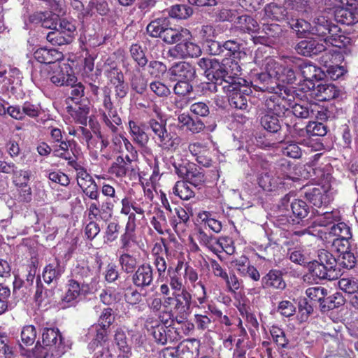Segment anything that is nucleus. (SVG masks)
I'll return each instance as SVG.
<instances>
[{
    "instance_id": "1",
    "label": "nucleus",
    "mask_w": 358,
    "mask_h": 358,
    "mask_svg": "<svg viewBox=\"0 0 358 358\" xmlns=\"http://www.w3.org/2000/svg\"><path fill=\"white\" fill-rule=\"evenodd\" d=\"M336 260L331 253L325 250H320L317 259L309 261L308 267L313 277L320 280H333L338 278L339 271L336 270Z\"/></svg>"
},
{
    "instance_id": "2",
    "label": "nucleus",
    "mask_w": 358,
    "mask_h": 358,
    "mask_svg": "<svg viewBox=\"0 0 358 358\" xmlns=\"http://www.w3.org/2000/svg\"><path fill=\"white\" fill-rule=\"evenodd\" d=\"M279 96L271 95L266 101L267 113L261 118V124L266 131L277 133L281 128L278 117L284 113L285 107Z\"/></svg>"
},
{
    "instance_id": "3",
    "label": "nucleus",
    "mask_w": 358,
    "mask_h": 358,
    "mask_svg": "<svg viewBox=\"0 0 358 358\" xmlns=\"http://www.w3.org/2000/svg\"><path fill=\"white\" fill-rule=\"evenodd\" d=\"M220 68L219 76L217 80L222 85V90H229L234 85L239 86L242 83H246L245 80L239 77L241 68L238 62L231 59H223Z\"/></svg>"
},
{
    "instance_id": "4",
    "label": "nucleus",
    "mask_w": 358,
    "mask_h": 358,
    "mask_svg": "<svg viewBox=\"0 0 358 358\" xmlns=\"http://www.w3.org/2000/svg\"><path fill=\"white\" fill-rule=\"evenodd\" d=\"M339 31L338 27L333 24L329 18L322 13H318L313 18L311 24L310 34L322 37L320 41L326 45L331 44L337 46L334 43V36Z\"/></svg>"
},
{
    "instance_id": "5",
    "label": "nucleus",
    "mask_w": 358,
    "mask_h": 358,
    "mask_svg": "<svg viewBox=\"0 0 358 358\" xmlns=\"http://www.w3.org/2000/svg\"><path fill=\"white\" fill-rule=\"evenodd\" d=\"M292 166L287 160H282L281 162L275 167L274 176L268 173L259 178V185L265 189L271 190L282 184V180L285 178L294 179L292 176Z\"/></svg>"
},
{
    "instance_id": "6",
    "label": "nucleus",
    "mask_w": 358,
    "mask_h": 358,
    "mask_svg": "<svg viewBox=\"0 0 358 358\" xmlns=\"http://www.w3.org/2000/svg\"><path fill=\"white\" fill-rule=\"evenodd\" d=\"M252 85L256 90L272 93L280 99H285L282 91L287 94V89L276 80H273L265 71L257 73L252 81Z\"/></svg>"
},
{
    "instance_id": "7",
    "label": "nucleus",
    "mask_w": 358,
    "mask_h": 358,
    "mask_svg": "<svg viewBox=\"0 0 358 358\" xmlns=\"http://www.w3.org/2000/svg\"><path fill=\"white\" fill-rule=\"evenodd\" d=\"M194 303L193 296L187 289H182L176 294V304L173 311L176 314L175 320L179 324L182 323L192 312Z\"/></svg>"
},
{
    "instance_id": "8",
    "label": "nucleus",
    "mask_w": 358,
    "mask_h": 358,
    "mask_svg": "<svg viewBox=\"0 0 358 358\" xmlns=\"http://www.w3.org/2000/svg\"><path fill=\"white\" fill-rule=\"evenodd\" d=\"M238 85H233L229 91L222 90V92L228 96L231 107L239 110H247L251 90L246 85V83H242Z\"/></svg>"
},
{
    "instance_id": "9",
    "label": "nucleus",
    "mask_w": 358,
    "mask_h": 358,
    "mask_svg": "<svg viewBox=\"0 0 358 358\" xmlns=\"http://www.w3.org/2000/svg\"><path fill=\"white\" fill-rule=\"evenodd\" d=\"M103 107V109L101 112V119L105 127L112 134H115L118 130L117 126L122 124V120L113 106L110 95L108 94H104Z\"/></svg>"
},
{
    "instance_id": "10",
    "label": "nucleus",
    "mask_w": 358,
    "mask_h": 358,
    "mask_svg": "<svg viewBox=\"0 0 358 358\" xmlns=\"http://www.w3.org/2000/svg\"><path fill=\"white\" fill-rule=\"evenodd\" d=\"M42 342L45 348L55 357L61 356L64 351L62 335L58 329H44L42 334Z\"/></svg>"
},
{
    "instance_id": "11",
    "label": "nucleus",
    "mask_w": 358,
    "mask_h": 358,
    "mask_svg": "<svg viewBox=\"0 0 358 358\" xmlns=\"http://www.w3.org/2000/svg\"><path fill=\"white\" fill-rule=\"evenodd\" d=\"M305 196L315 207L328 204L334 198V192L329 185H317L305 192Z\"/></svg>"
},
{
    "instance_id": "12",
    "label": "nucleus",
    "mask_w": 358,
    "mask_h": 358,
    "mask_svg": "<svg viewBox=\"0 0 358 358\" xmlns=\"http://www.w3.org/2000/svg\"><path fill=\"white\" fill-rule=\"evenodd\" d=\"M87 212L90 220L108 221L113 214V204L108 201L99 203L98 200H94L87 206Z\"/></svg>"
},
{
    "instance_id": "13",
    "label": "nucleus",
    "mask_w": 358,
    "mask_h": 358,
    "mask_svg": "<svg viewBox=\"0 0 358 358\" xmlns=\"http://www.w3.org/2000/svg\"><path fill=\"white\" fill-rule=\"evenodd\" d=\"M201 53L200 47L189 41H184L169 49L168 55L174 59H185L187 57H196Z\"/></svg>"
},
{
    "instance_id": "14",
    "label": "nucleus",
    "mask_w": 358,
    "mask_h": 358,
    "mask_svg": "<svg viewBox=\"0 0 358 358\" xmlns=\"http://www.w3.org/2000/svg\"><path fill=\"white\" fill-rule=\"evenodd\" d=\"M85 285L76 279H70L66 285V292L62 298V303L68 306H73L78 302L81 295H85L87 291Z\"/></svg>"
},
{
    "instance_id": "15",
    "label": "nucleus",
    "mask_w": 358,
    "mask_h": 358,
    "mask_svg": "<svg viewBox=\"0 0 358 358\" xmlns=\"http://www.w3.org/2000/svg\"><path fill=\"white\" fill-rule=\"evenodd\" d=\"M327 45L324 42L310 38L299 41L294 47L295 51L301 55L310 57L324 51Z\"/></svg>"
},
{
    "instance_id": "16",
    "label": "nucleus",
    "mask_w": 358,
    "mask_h": 358,
    "mask_svg": "<svg viewBox=\"0 0 358 358\" xmlns=\"http://www.w3.org/2000/svg\"><path fill=\"white\" fill-rule=\"evenodd\" d=\"M153 269L149 264H143L134 271L131 280L134 285L140 288L150 286L153 282Z\"/></svg>"
},
{
    "instance_id": "17",
    "label": "nucleus",
    "mask_w": 358,
    "mask_h": 358,
    "mask_svg": "<svg viewBox=\"0 0 358 358\" xmlns=\"http://www.w3.org/2000/svg\"><path fill=\"white\" fill-rule=\"evenodd\" d=\"M55 66L57 67V70L50 77L52 83L57 86H69L77 82V78L68 64H64L62 66L55 65Z\"/></svg>"
},
{
    "instance_id": "18",
    "label": "nucleus",
    "mask_w": 358,
    "mask_h": 358,
    "mask_svg": "<svg viewBox=\"0 0 358 358\" xmlns=\"http://www.w3.org/2000/svg\"><path fill=\"white\" fill-rule=\"evenodd\" d=\"M169 73L173 80H192L196 74L194 68L188 62H180L174 64L169 69Z\"/></svg>"
},
{
    "instance_id": "19",
    "label": "nucleus",
    "mask_w": 358,
    "mask_h": 358,
    "mask_svg": "<svg viewBox=\"0 0 358 358\" xmlns=\"http://www.w3.org/2000/svg\"><path fill=\"white\" fill-rule=\"evenodd\" d=\"M34 58L40 63L45 64L43 66L45 71H48L50 66V64H55L56 62L62 59L63 54L62 52L53 48H41L34 52Z\"/></svg>"
},
{
    "instance_id": "20",
    "label": "nucleus",
    "mask_w": 358,
    "mask_h": 358,
    "mask_svg": "<svg viewBox=\"0 0 358 358\" xmlns=\"http://www.w3.org/2000/svg\"><path fill=\"white\" fill-rule=\"evenodd\" d=\"M66 111L76 122L86 124L90 113L88 101H76L74 106L69 104L66 106Z\"/></svg>"
},
{
    "instance_id": "21",
    "label": "nucleus",
    "mask_w": 358,
    "mask_h": 358,
    "mask_svg": "<svg viewBox=\"0 0 358 358\" xmlns=\"http://www.w3.org/2000/svg\"><path fill=\"white\" fill-rule=\"evenodd\" d=\"M88 335L92 338V342L89 344V348L93 350L99 348L100 346L107 344L108 329L100 325L91 326L88 329Z\"/></svg>"
},
{
    "instance_id": "22",
    "label": "nucleus",
    "mask_w": 358,
    "mask_h": 358,
    "mask_svg": "<svg viewBox=\"0 0 358 358\" xmlns=\"http://www.w3.org/2000/svg\"><path fill=\"white\" fill-rule=\"evenodd\" d=\"M154 139L162 150L171 152L176 151L181 143V138L179 136L174 137L168 132L167 129L154 137Z\"/></svg>"
},
{
    "instance_id": "23",
    "label": "nucleus",
    "mask_w": 358,
    "mask_h": 358,
    "mask_svg": "<svg viewBox=\"0 0 358 358\" xmlns=\"http://www.w3.org/2000/svg\"><path fill=\"white\" fill-rule=\"evenodd\" d=\"M109 173L114 175L116 178H122L127 176L135 174V169L134 165H130L124 162V159L122 156H118L113 162L109 168Z\"/></svg>"
},
{
    "instance_id": "24",
    "label": "nucleus",
    "mask_w": 358,
    "mask_h": 358,
    "mask_svg": "<svg viewBox=\"0 0 358 358\" xmlns=\"http://www.w3.org/2000/svg\"><path fill=\"white\" fill-rule=\"evenodd\" d=\"M301 62L299 59L289 58L285 61L282 64V71L280 72L278 82L281 81L286 83H293L296 80V71L298 67V62Z\"/></svg>"
},
{
    "instance_id": "25",
    "label": "nucleus",
    "mask_w": 358,
    "mask_h": 358,
    "mask_svg": "<svg viewBox=\"0 0 358 358\" xmlns=\"http://www.w3.org/2000/svg\"><path fill=\"white\" fill-rule=\"evenodd\" d=\"M313 94L320 101H329L338 95V91L334 85L331 83L320 84L316 87L313 85Z\"/></svg>"
},
{
    "instance_id": "26",
    "label": "nucleus",
    "mask_w": 358,
    "mask_h": 358,
    "mask_svg": "<svg viewBox=\"0 0 358 358\" xmlns=\"http://www.w3.org/2000/svg\"><path fill=\"white\" fill-rule=\"evenodd\" d=\"M264 17L268 20L275 21H285L286 23L289 19V14L287 12L285 6H278L275 3L267 4L264 9Z\"/></svg>"
},
{
    "instance_id": "27",
    "label": "nucleus",
    "mask_w": 358,
    "mask_h": 358,
    "mask_svg": "<svg viewBox=\"0 0 358 358\" xmlns=\"http://www.w3.org/2000/svg\"><path fill=\"white\" fill-rule=\"evenodd\" d=\"M64 271V268L61 265L60 261L55 259L45 267L43 272V280L48 284L57 281Z\"/></svg>"
},
{
    "instance_id": "28",
    "label": "nucleus",
    "mask_w": 358,
    "mask_h": 358,
    "mask_svg": "<svg viewBox=\"0 0 358 358\" xmlns=\"http://www.w3.org/2000/svg\"><path fill=\"white\" fill-rule=\"evenodd\" d=\"M198 65L204 71L208 78H212V80L219 76L220 68L221 64L217 59L212 57H203L199 59Z\"/></svg>"
},
{
    "instance_id": "29",
    "label": "nucleus",
    "mask_w": 358,
    "mask_h": 358,
    "mask_svg": "<svg viewBox=\"0 0 358 358\" xmlns=\"http://www.w3.org/2000/svg\"><path fill=\"white\" fill-rule=\"evenodd\" d=\"M335 19L343 24L352 25L358 22V11L352 8H338L335 11Z\"/></svg>"
},
{
    "instance_id": "30",
    "label": "nucleus",
    "mask_w": 358,
    "mask_h": 358,
    "mask_svg": "<svg viewBox=\"0 0 358 358\" xmlns=\"http://www.w3.org/2000/svg\"><path fill=\"white\" fill-rule=\"evenodd\" d=\"M298 67L304 80L310 82L311 85H314L313 83L314 80H319L322 78L320 68L310 62H303L300 64L298 63Z\"/></svg>"
},
{
    "instance_id": "31",
    "label": "nucleus",
    "mask_w": 358,
    "mask_h": 358,
    "mask_svg": "<svg viewBox=\"0 0 358 358\" xmlns=\"http://www.w3.org/2000/svg\"><path fill=\"white\" fill-rule=\"evenodd\" d=\"M178 120L182 127H185L187 130L192 134L200 133L205 128L204 123L200 119L193 118L188 114L182 113L179 115Z\"/></svg>"
},
{
    "instance_id": "32",
    "label": "nucleus",
    "mask_w": 358,
    "mask_h": 358,
    "mask_svg": "<svg viewBox=\"0 0 358 358\" xmlns=\"http://www.w3.org/2000/svg\"><path fill=\"white\" fill-rule=\"evenodd\" d=\"M264 287H272L278 289H284L286 283L282 279V273L278 270H271L262 279Z\"/></svg>"
},
{
    "instance_id": "33",
    "label": "nucleus",
    "mask_w": 358,
    "mask_h": 358,
    "mask_svg": "<svg viewBox=\"0 0 358 358\" xmlns=\"http://www.w3.org/2000/svg\"><path fill=\"white\" fill-rule=\"evenodd\" d=\"M59 145H55L53 148V153L55 156L64 159L68 161V164L71 166V162H76L72 157L71 152H69V149L75 156V153L73 150L72 145H76L74 141H62L59 142Z\"/></svg>"
},
{
    "instance_id": "34",
    "label": "nucleus",
    "mask_w": 358,
    "mask_h": 358,
    "mask_svg": "<svg viewBox=\"0 0 358 358\" xmlns=\"http://www.w3.org/2000/svg\"><path fill=\"white\" fill-rule=\"evenodd\" d=\"M319 105L315 103H295L292 108V112L296 117L307 119L316 114Z\"/></svg>"
},
{
    "instance_id": "35",
    "label": "nucleus",
    "mask_w": 358,
    "mask_h": 358,
    "mask_svg": "<svg viewBox=\"0 0 358 358\" xmlns=\"http://www.w3.org/2000/svg\"><path fill=\"white\" fill-rule=\"evenodd\" d=\"M287 23L299 38L310 34L311 24L299 17H289Z\"/></svg>"
},
{
    "instance_id": "36",
    "label": "nucleus",
    "mask_w": 358,
    "mask_h": 358,
    "mask_svg": "<svg viewBox=\"0 0 358 358\" xmlns=\"http://www.w3.org/2000/svg\"><path fill=\"white\" fill-rule=\"evenodd\" d=\"M284 4L289 17H299L308 10V2L305 0H285Z\"/></svg>"
},
{
    "instance_id": "37",
    "label": "nucleus",
    "mask_w": 358,
    "mask_h": 358,
    "mask_svg": "<svg viewBox=\"0 0 358 358\" xmlns=\"http://www.w3.org/2000/svg\"><path fill=\"white\" fill-rule=\"evenodd\" d=\"M71 166L76 171L77 183L81 189L86 188L87 186H90L96 182L87 170L78 164L77 162H71Z\"/></svg>"
},
{
    "instance_id": "38",
    "label": "nucleus",
    "mask_w": 358,
    "mask_h": 358,
    "mask_svg": "<svg viewBox=\"0 0 358 358\" xmlns=\"http://www.w3.org/2000/svg\"><path fill=\"white\" fill-rule=\"evenodd\" d=\"M196 238L201 245L206 247L210 251L217 253L219 250L216 246L219 244L216 237L208 234L202 227H199L196 232Z\"/></svg>"
},
{
    "instance_id": "39",
    "label": "nucleus",
    "mask_w": 358,
    "mask_h": 358,
    "mask_svg": "<svg viewBox=\"0 0 358 358\" xmlns=\"http://www.w3.org/2000/svg\"><path fill=\"white\" fill-rule=\"evenodd\" d=\"M115 341L120 351L117 358H130L131 350L127 345L126 334L122 330L117 329L115 331Z\"/></svg>"
},
{
    "instance_id": "40",
    "label": "nucleus",
    "mask_w": 358,
    "mask_h": 358,
    "mask_svg": "<svg viewBox=\"0 0 358 358\" xmlns=\"http://www.w3.org/2000/svg\"><path fill=\"white\" fill-rule=\"evenodd\" d=\"M130 134L134 141L141 147H144L149 141V137L145 131L134 121L129 122Z\"/></svg>"
},
{
    "instance_id": "41",
    "label": "nucleus",
    "mask_w": 358,
    "mask_h": 358,
    "mask_svg": "<svg viewBox=\"0 0 358 358\" xmlns=\"http://www.w3.org/2000/svg\"><path fill=\"white\" fill-rule=\"evenodd\" d=\"M121 270L126 273H134L137 267V259L128 252H122L118 257Z\"/></svg>"
},
{
    "instance_id": "42",
    "label": "nucleus",
    "mask_w": 358,
    "mask_h": 358,
    "mask_svg": "<svg viewBox=\"0 0 358 358\" xmlns=\"http://www.w3.org/2000/svg\"><path fill=\"white\" fill-rule=\"evenodd\" d=\"M263 69L278 83L280 72L282 71V64L279 63L273 58H266L264 61Z\"/></svg>"
},
{
    "instance_id": "43",
    "label": "nucleus",
    "mask_w": 358,
    "mask_h": 358,
    "mask_svg": "<svg viewBox=\"0 0 358 358\" xmlns=\"http://www.w3.org/2000/svg\"><path fill=\"white\" fill-rule=\"evenodd\" d=\"M185 31H187V30L164 27L160 38L166 43L173 44L182 39V32Z\"/></svg>"
},
{
    "instance_id": "44",
    "label": "nucleus",
    "mask_w": 358,
    "mask_h": 358,
    "mask_svg": "<svg viewBox=\"0 0 358 358\" xmlns=\"http://www.w3.org/2000/svg\"><path fill=\"white\" fill-rule=\"evenodd\" d=\"M173 193L182 200H189L194 196V191L184 181H178L175 184Z\"/></svg>"
},
{
    "instance_id": "45",
    "label": "nucleus",
    "mask_w": 358,
    "mask_h": 358,
    "mask_svg": "<svg viewBox=\"0 0 358 358\" xmlns=\"http://www.w3.org/2000/svg\"><path fill=\"white\" fill-rule=\"evenodd\" d=\"M150 222L159 234H164L168 230L166 217L162 210L157 211L152 217Z\"/></svg>"
},
{
    "instance_id": "46",
    "label": "nucleus",
    "mask_w": 358,
    "mask_h": 358,
    "mask_svg": "<svg viewBox=\"0 0 358 358\" xmlns=\"http://www.w3.org/2000/svg\"><path fill=\"white\" fill-rule=\"evenodd\" d=\"M192 13V8L187 5H174L168 10L170 17L180 20L187 19Z\"/></svg>"
},
{
    "instance_id": "47",
    "label": "nucleus",
    "mask_w": 358,
    "mask_h": 358,
    "mask_svg": "<svg viewBox=\"0 0 358 358\" xmlns=\"http://www.w3.org/2000/svg\"><path fill=\"white\" fill-rule=\"evenodd\" d=\"M270 333L273 342L281 348H287L289 340L287 338L284 331L278 326L273 325L270 329Z\"/></svg>"
},
{
    "instance_id": "48",
    "label": "nucleus",
    "mask_w": 358,
    "mask_h": 358,
    "mask_svg": "<svg viewBox=\"0 0 358 358\" xmlns=\"http://www.w3.org/2000/svg\"><path fill=\"white\" fill-rule=\"evenodd\" d=\"M329 238H351L350 227L344 222H338L331 227L329 232Z\"/></svg>"
},
{
    "instance_id": "49",
    "label": "nucleus",
    "mask_w": 358,
    "mask_h": 358,
    "mask_svg": "<svg viewBox=\"0 0 358 358\" xmlns=\"http://www.w3.org/2000/svg\"><path fill=\"white\" fill-rule=\"evenodd\" d=\"M69 86L71 87V90L69 98L66 99L67 105L71 104V101L75 103L76 101H87V99H83L85 95V87L81 83L76 82Z\"/></svg>"
},
{
    "instance_id": "50",
    "label": "nucleus",
    "mask_w": 358,
    "mask_h": 358,
    "mask_svg": "<svg viewBox=\"0 0 358 358\" xmlns=\"http://www.w3.org/2000/svg\"><path fill=\"white\" fill-rule=\"evenodd\" d=\"M292 214L298 219L306 217L309 212V207L306 203L301 199H295L290 203Z\"/></svg>"
},
{
    "instance_id": "51",
    "label": "nucleus",
    "mask_w": 358,
    "mask_h": 358,
    "mask_svg": "<svg viewBox=\"0 0 358 358\" xmlns=\"http://www.w3.org/2000/svg\"><path fill=\"white\" fill-rule=\"evenodd\" d=\"M345 299L340 293H335L331 296L324 298L322 307L324 310H333L344 304Z\"/></svg>"
},
{
    "instance_id": "52",
    "label": "nucleus",
    "mask_w": 358,
    "mask_h": 358,
    "mask_svg": "<svg viewBox=\"0 0 358 358\" xmlns=\"http://www.w3.org/2000/svg\"><path fill=\"white\" fill-rule=\"evenodd\" d=\"M135 231H129L124 229V232L120 238V250L122 252H127L136 242Z\"/></svg>"
},
{
    "instance_id": "53",
    "label": "nucleus",
    "mask_w": 358,
    "mask_h": 358,
    "mask_svg": "<svg viewBox=\"0 0 358 358\" xmlns=\"http://www.w3.org/2000/svg\"><path fill=\"white\" fill-rule=\"evenodd\" d=\"M237 24L243 31H255L258 29V23L251 16L241 15L237 18Z\"/></svg>"
},
{
    "instance_id": "54",
    "label": "nucleus",
    "mask_w": 358,
    "mask_h": 358,
    "mask_svg": "<svg viewBox=\"0 0 358 358\" xmlns=\"http://www.w3.org/2000/svg\"><path fill=\"white\" fill-rule=\"evenodd\" d=\"M242 44L237 39L228 40L222 45L223 52L227 51L226 55L233 56L234 58L240 57Z\"/></svg>"
},
{
    "instance_id": "55",
    "label": "nucleus",
    "mask_w": 358,
    "mask_h": 358,
    "mask_svg": "<svg viewBox=\"0 0 358 358\" xmlns=\"http://www.w3.org/2000/svg\"><path fill=\"white\" fill-rule=\"evenodd\" d=\"M183 273H176L174 272H168V282L171 289L175 292H181L182 289H187L183 284Z\"/></svg>"
},
{
    "instance_id": "56",
    "label": "nucleus",
    "mask_w": 358,
    "mask_h": 358,
    "mask_svg": "<svg viewBox=\"0 0 358 358\" xmlns=\"http://www.w3.org/2000/svg\"><path fill=\"white\" fill-rule=\"evenodd\" d=\"M339 288L347 294V296L358 291V280L343 278L338 282Z\"/></svg>"
},
{
    "instance_id": "57",
    "label": "nucleus",
    "mask_w": 358,
    "mask_h": 358,
    "mask_svg": "<svg viewBox=\"0 0 358 358\" xmlns=\"http://www.w3.org/2000/svg\"><path fill=\"white\" fill-rule=\"evenodd\" d=\"M92 271L88 266H76L72 273L73 279H76L81 282L82 285L86 286L89 279L92 278Z\"/></svg>"
},
{
    "instance_id": "58",
    "label": "nucleus",
    "mask_w": 358,
    "mask_h": 358,
    "mask_svg": "<svg viewBox=\"0 0 358 358\" xmlns=\"http://www.w3.org/2000/svg\"><path fill=\"white\" fill-rule=\"evenodd\" d=\"M46 38L53 45H62L71 42V38L69 36L64 35L62 31H59L57 29L50 31Z\"/></svg>"
},
{
    "instance_id": "59",
    "label": "nucleus",
    "mask_w": 358,
    "mask_h": 358,
    "mask_svg": "<svg viewBox=\"0 0 358 358\" xmlns=\"http://www.w3.org/2000/svg\"><path fill=\"white\" fill-rule=\"evenodd\" d=\"M306 296L310 299V301L315 302H320L322 304V301L325 296L327 295V290L322 287H311L306 289Z\"/></svg>"
},
{
    "instance_id": "60",
    "label": "nucleus",
    "mask_w": 358,
    "mask_h": 358,
    "mask_svg": "<svg viewBox=\"0 0 358 358\" xmlns=\"http://www.w3.org/2000/svg\"><path fill=\"white\" fill-rule=\"evenodd\" d=\"M100 299L106 305H112L120 300V293L110 288L102 290Z\"/></svg>"
},
{
    "instance_id": "61",
    "label": "nucleus",
    "mask_w": 358,
    "mask_h": 358,
    "mask_svg": "<svg viewBox=\"0 0 358 358\" xmlns=\"http://www.w3.org/2000/svg\"><path fill=\"white\" fill-rule=\"evenodd\" d=\"M124 289V296L127 303L131 305H136L142 301V294L137 290V289L129 285Z\"/></svg>"
},
{
    "instance_id": "62",
    "label": "nucleus",
    "mask_w": 358,
    "mask_h": 358,
    "mask_svg": "<svg viewBox=\"0 0 358 358\" xmlns=\"http://www.w3.org/2000/svg\"><path fill=\"white\" fill-rule=\"evenodd\" d=\"M36 338V330L33 325L24 326L21 331L22 342L26 345H31Z\"/></svg>"
},
{
    "instance_id": "63",
    "label": "nucleus",
    "mask_w": 358,
    "mask_h": 358,
    "mask_svg": "<svg viewBox=\"0 0 358 358\" xmlns=\"http://www.w3.org/2000/svg\"><path fill=\"white\" fill-rule=\"evenodd\" d=\"M131 88L138 94H143L147 89L146 78L140 73L134 74L131 78Z\"/></svg>"
},
{
    "instance_id": "64",
    "label": "nucleus",
    "mask_w": 358,
    "mask_h": 358,
    "mask_svg": "<svg viewBox=\"0 0 358 358\" xmlns=\"http://www.w3.org/2000/svg\"><path fill=\"white\" fill-rule=\"evenodd\" d=\"M193 343L188 342L186 343H180L177 348H174L176 355L179 358H195V354L192 350Z\"/></svg>"
}]
</instances>
